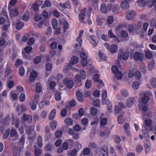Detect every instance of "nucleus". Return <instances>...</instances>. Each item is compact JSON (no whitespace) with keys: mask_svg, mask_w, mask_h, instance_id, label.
Wrapping results in <instances>:
<instances>
[{"mask_svg":"<svg viewBox=\"0 0 156 156\" xmlns=\"http://www.w3.org/2000/svg\"><path fill=\"white\" fill-rule=\"evenodd\" d=\"M83 30H81L80 32L79 36L77 38L76 40L79 43V44H76L75 46V50L77 52H80V50L81 49V46L82 42L81 37L83 35Z\"/></svg>","mask_w":156,"mask_h":156,"instance_id":"obj_1","label":"nucleus"},{"mask_svg":"<svg viewBox=\"0 0 156 156\" xmlns=\"http://www.w3.org/2000/svg\"><path fill=\"white\" fill-rule=\"evenodd\" d=\"M130 57L135 61H142L143 60L144 55L143 54L139 52L136 51L134 54L133 52H130Z\"/></svg>","mask_w":156,"mask_h":156,"instance_id":"obj_2","label":"nucleus"},{"mask_svg":"<svg viewBox=\"0 0 156 156\" xmlns=\"http://www.w3.org/2000/svg\"><path fill=\"white\" fill-rule=\"evenodd\" d=\"M144 96L142 98V103L144 104H147L149 100V97L152 95L151 93L149 91H147L143 93Z\"/></svg>","mask_w":156,"mask_h":156,"instance_id":"obj_3","label":"nucleus"},{"mask_svg":"<svg viewBox=\"0 0 156 156\" xmlns=\"http://www.w3.org/2000/svg\"><path fill=\"white\" fill-rule=\"evenodd\" d=\"M119 53L118 57L119 59L120 60L122 59L125 60H126L129 58V54L128 51L124 52L121 51L120 53L119 52Z\"/></svg>","mask_w":156,"mask_h":156,"instance_id":"obj_4","label":"nucleus"},{"mask_svg":"<svg viewBox=\"0 0 156 156\" xmlns=\"http://www.w3.org/2000/svg\"><path fill=\"white\" fill-rule=\"evenodd\" d=\"M80 56L81 58V64L83 66H87V56L85 53L82 51L80 54Z\"/></svg>","mask_w":156,"mask_h":156,"instance_id":"obj_5","label":"nucleus"},{"mask_svg":"<svg viewBox=\"0 0 156 156\" xmlns=\"http://www.w3.org/2000/svg\"><path fill=\"white\" fill-rule=\"evenodd\" d=\"M125 108V105L122 102L119 103L118 105L115 107V114H118L120 113L122 110Z\"/></svg>","mask_w":156,"mask_h":156,"instance_id":"obj_6","label":"nucleus"},{"mask_svg":"<svg viewBox=\"0 0 156 156\" xmlns=\"http://www.w3.org/2000/svg\"><path fill=\"white\" fill-rule=\"evenodd\" d=\"M100 156H108V150L106 147H101L99 149Z\"/></svg>","mask_w":156,"mask_h":156,"instance_id":"obj_7","label":"nucleus"},{"mask_svg":"<svg viewBox=\"0 0 156 156\" xmlns=\"http://www.w3.org/2000/svg\"><path fill=\"white\" fill-rule=\"evenodd\" d=\"M106 98H102V103L103 105L106 104L107 108L108 111L110 112H112V107L111 103L110 102L109 100H108L107 102L105 101Z\"/></svg>","mask_w":156,"mask_h":156,"instance_id":"obj_8","label":"nucleus"},{"mask_svg":"<svg viewBox=\"0 0 156 156\" xmlns=\"http://www.w3.org/2000/svg\"><path fill=\"white\" fill-rule=\"evenodd\" d=\"M63 82L66 85L67 88L71 89L73 85V83L72 81L68 78H65L64 79Z\"/></svg>","mask_w":156,"mask_h":156,"instance_id":"obj_9","label":"nucleus"},{"mask_svg":"<svg viewBox=\"0 0 156 156\" xmlns=\"http://www.w3.org/2000/svg\"><path fill=\"white\" fill-rule=\"evenodd\" d=\"M144 123V124L143 126H145V127L148 128L149 129L151 127L152 124V121L151 119H145Z\"/></svg>","mask_w":156,"mask_h":156,"instance_id":"obj_10","label":"nucleus"},{"mask_svg":"<svg viewBox=\"0 0 156 156\" xmlns=\"http://www.w3.org/2000/svg\"><path fill=\"white\" fill-rule=\"evenodd\" d=\"M8 8L9 9L10 16H16L18 15L19 12L16 8L11 9L9 6H8Z\"/></svg>","mask_w":156,"mask_h":156,"instance_id":"obj_11","label":"nucleus"},{"mask_svg":"<svg viewBox=\"0 0 156 156\" xmlns=\"http://www.w3.org/2000/svg\"><path fill=\"white\" fill-rule=\"evenodd\" d=\"M135 99L134 98H130L128 99L126 103V106L128 108L131 107L134 104Z\"/></svg>","mask_w":156,"mask_h":156,"instance_id":"obj_12","label":"nucleus"},{"mask_svg":"<svg viewBox=\"0 0 156 156\" xmlns=\"http://www.w3.org/2000/svg\"><path fill=\"white\" fill-rule=\"evenodd\" d=\"M135 16L136 13L133 10H131L129 12L126 16V17L127 20H130L133 19Z\"/></svg>","mask_w":156,"mask_h":156,"instance_id":"obj_13","label":"nucleus"},{"mask_svg":"<svg viewBox=\"0 0 156 156\" xmlns=\"http://www.w3.org/2000/svg\"><path fill=\"white\" fill-rule=\"evenodd\" d=\"M37 76V72L34 71H32L29 78V81L31 82L34 81Z\"/></svg>","mask_w":156,"mask_h":156,"instance_id":"obj_14","label":"nucleus"},{"mask_svg":"<svg viewBox=\"0 0 156 156\" xmlns=\"http://www.w3.org/2000/svg\"><path fill=\"white\" fill-rule=\"evenodd\" d=\"M23 119L24 121H27L29 123L31 122H32V117L29 114H24L23 115Z\"/></svg>","mask_w":156,"mask_h":156,"instance_id":"obj_15","label":"nucleus"},{"mask_svg":"<svg viewBox=\"0 0 156 156\" xmlns=\"http://www.w3.org/2000/svg\"><path fill=\"white\" fill-rule=\"evenodd\" d=\"M93 80L95 82H98L101 85L104 86V84L103 82L99 79V75L98 74L95 75L93 76Z\"/></svg>","mask_w":156,"mask_h":156,"instance_id":"obj_16","label":"nucleus"},{"mask_svg":"<svg viewBox=\"0 0 156 156\" xmlns=\"http://www.w3.org/2000/svg\"><path fill=\"white\" fill-rule=\"evenodd\" d=\"M156 4V0H148L146 2V5L149 8H151Z\"/></svg>","mask_w":156,"mask_h":156,"instance_id":"obj_17","label":"nucleus"},{"mask_svg":"<svg viewBox=\"0 0 156 156\" xmlns=\"http://www.w3.org/2000/svg\"><path fill=\"white\" fill-rule=\"evenodd\" d=\"M128 2L123 0L121 2L120 6L121 8L124 10H126L129 8V5Z\"/></svg>","mask_w":156,"mask_h":156,"instance_id":"obj_18","label":"nucleus"},{"mask_svg":"<svg viewBox=\"0 0 156 156\" xmlns=\"http://www.w3.org/2000/svg\"><path fill=\"white\" fill-rule=\"evenodd\" d=\"M124 130L126 135L128 136H129L130 133H129L130 126L128 123H125L123 126Z\"/></svg>","mask_w":156,"mask_h":156,"instance_id":"obj_19","label":"nucleus"},{"mask_svg":"<svg viewBox=\"0 0 156 156\" xmlns=\"http://www.w3.org/2000/svg\"><path fill=\"white\" fill-rule=\"evenodd\" d=\"M76 96L78 101L81 102L83 101V95L79 90H78L76 93Z\"/></svg>","mask_w":156,"mask_h":156,"instance_id":"obj_20","label":"nucleus"},{"mask_svg":"<svg viewBox=\"0 0 156 156\" xmlns=\"http://www.w3.org/2000/svg\"><path fill=\"white\" fill-rule=\"evenodd\" d=\"M85 9H84L83 10H82L80 12V13L79 15V20L82 21V22H83V20L85 18Z\"/></svg>","mask_w":156,"mask_h":156,"instance_id":"obj_21","label":"nucleus"},{"mask_svg":"<svg viewBox=\"0 0 156 156\" xmlns=\"http://www.w3.org/2000/svg\"><path fill=\"white\" fill-rule=\"evenodd\" d=\"M92 62L91 60H88V68L90 69V73L97 72V71L94 69V67L92 65Z\"/></svg>","mask_w":156,"mask_h":156,"instance_id":"obj_22","label":"nucleus"},{"mask_svg":"<svg viewBox=\"0 0 156 156\" xmlns=\"http://www.w3.org/2000/svg\"><path fill=\"white\" fill-rule=\"evenodd\" d=\"M103 22V17L99 15L97 16L96 18V22L97 25L98 26H101L102 25Z\"/></svg>","mask_w":156,"mask_h":156,"instance_id":"obj_23","label":"nucleus"},{"mask_svg":"<svg viewBox=\"0 0 156 156\" xmlns=\"http://www.w3.org/2000/svg\"><path fill=\"white\" fill-rule=\"evenodd\" d=\"M108 49L110 52L115 53L117 51V46L116 45L113 44L108 48Z\"/></svg>","mask_w":156,"mask_h":156,"instance_id":"obj_24","label":"nucleus"},{"mask_svg":"<svg viewBox=\"0 0 156 156\" xmlns=\"http://www.w3.org/2000/svg\"><path fill=\"white\" fill-rule=\"evenodd\" d=\"M142 132L143 133L144 136L146 138H149V132L147 127L145 126H142Z\"/></svg>","mask_w":156,"mask_h":156,"instance_id":"obj_25","label":"nucleus"},{"mask_svg":"<svg viewBox=\"0 0 156 156\" xmlns=\"http://www.w3.org/2000/svg\"><path fill=\"white\" fill-rule=\"evenodd\" d=\"M59 5L60 6L65 9L70 8L71 7V5L69 2H67L64 4L60 3Z\"/></svg>","mask_w":156,"mask_h":156,"instance_id":"obj_26","label":"nucleus"},{"mask_svg":"<svg viewBox=\"0 0 156 156\" xmlns=\"http://www.w3.org/2000/svg\"><path fill=\"white\" fill-rule=\"evenodd\" d=\"M56 110L55 109H53L50 112L48 118L50 120H53L55 118L56 114Z\"/></svg>","mask_w":156,"mask_h":156,"instance_id":"obj_27","label":"nucleus"},{"mask_svg":"<svg viewBox=\"0 0 156 156\" xmlns=\"http://www.w3.org/2000/svg\"><path fill=\"white\" fill-rule=\"evenodd\" d=\"M29 104L30 108L32 110L34 111L36 109V104L34 101H30L29 102Z\"/></svg>","mask_w":156,"mask_h":156,"instance_id":"obj_28","label":"nucleus"},{"mask_svg":"<svg viewBox=\"0 0 156 156\" xmlns=\"http://www.w3.org/2000/svg\"><path fill=\"white\" fill-rule=\"evenodd\" d=\"M150 85L154 88H156V78L152 77L150 80Z\"/></svg>","mask_w":156,"mask_h":156,"instance_id":"obj_29","label":"nucleus"},{"mask_svg":"<svg viewBox=\"0 0 156 156\" xmlns=\"http://www.w3.org/2000/svg\"><path fill=\"white\" fill-rule=\"evenodd\" d=\"M90 99L91 100V103L94 106L97 107H98L100 106V102L99 100L97 99L94 100L91 99L90 98Z\"/></svg>","mask_w":156,"mask_h":156,"instance_id":"obj_30","label":"nucleus"},{"mask_svg":"<svg viewBox=\"0 0 156 156\" xmlns=\"http://www.w3.org/2000/svg\"><path fill=\"white\" fill-rule=\"evenodd\" d=\"M78 59V58L76 56H73L71 57V60L69 62L70 64L72 65L75 64L77 63Z\"/></svg>","mask_w":156,"mask_h":156,"instance_id":"obj_31","label":"nucleus"},{"mask_svg":"<svg viewBox=\"0 0 156 156\" xmlns=\"http://www.w3.org/2000/svg\"><path fill=\"white\" fill-rule=\"evenodd\" d=\"M155 64L154 61L152 60L149 62L148 65V69L149 71L152 70L154 68Z\"/></svg>","mask_w":156,"mask_h":156,"instance_id":"obj_32","label":"nucleus"},{"mask_svg":"<svg viewBox=\"0 0 156 156\" xmlns=\"http://www.w3.org/2000/svg\"><path fill=\"white\" fill-rule=\"evenodd\" d=\"M101 12L103 13H106L108 11V9H106V4H102L101 5Z\"/></svg>","mask_w":156,"mask_h":156,"instance_id":"obj_33","label":"nucleus"},{"mask_svg":"<svg viewBox=\"0 0 156 156\" xmlns=\"http://www.w3.org/2000/svg\"><path fill=\"white\" fill-rule=\"evenodd\" d=\"M34 130V127L30 126L27 127L26 129V133L27 135H30Z\"/></svg>","mask_w":156,"mask_h":156,"instance_id":"obj_34","label":"nucleus"},{"mask_svg":"<svg viewBox=\"0 0 156 156\" xmlns=\"http://www.w3.org/2000/svg\"><path fill=\"white\" fill-rule=\"evenodd\" d=\"M57 122L56 121L53 120L50 123V126L51 130H54L56 128Z\"/></svg>","mask_w":156,"mask_h":156,"instance_id":"obj_35","label":"nucleus"},{"mask_svg":"<svg viewBox=\"0 0 156 156\" xmlns=\"http://www.w3.org/2000/svg\"><path fill=\"white\" fill-rule=\"evenodd\" d=\"M64 122L66 125L71 126L73 124V121L71 118H66L64 120Z\"/></svg>","mask_w":156,"mask_h":156,"instance_id":"obj_36","label":"nucleus"},{"mask_svg":"<svg viewBox=\"0 0 156 156\" xmlns=\"http://www.w3.org/2000/svg\"><path fill=\"white\" fill-rule=\"evenodd\" d=\"M37 143L38 147L41 148L42 146V137L41 136H39L37 138Z\"/></svg>","mask_w":156,"mask_h":156,"instance_id":"obj_37","label":"nucleus"},{"mask_svg":"<svg viewBox=\"0 0 156 156\" xmlns=\"http://www.w3.org/2000/svg\"><path fill=\"white\" fill-rule=\"evenodd\" d=\"M95 37L94 36L92 35L90 36V43L92 44L93 46L94 47L97 45V43L95 41Z\"/></svg>","mask_w":156,"mask_h":156,"instance_id":"obj_38","label":"nucleus"},{"mask_svg":"<svg viewBox=\"0 0 156 156\" xmlns=\"http://www.w3.org/2000/svg\"><path fill=\"white\" fill-rule=\"evenodd\" d=\"M41 149L38 148L36 146L34 149V153L36 156H39L41 154Z\"/></svg>","mask_w":156,"mask_h":156,"instance_id":"obj_39","label":"nucleus"},{"mask_svg":"<svg viewBox=\"0 0 156 156\" xmlns=\"http://www.w3.org/2000/svg\"><path fill=\"white\" fill-rule=\"evenodd\" d=\"M145 56L147 59L151 58L152 57V54L151 51L147 50L145 51Z\"/></svg>","mask_w":156,"mask_h":156,"instance_id":"obj_40","label":"nucleus"},{"mask_svg":"<svg viewBox=\"0 0 156 156\" xmlns=\"http://www.w3.org/2000/svg\"><path fill=\"white\" fill-rule=\"evenodd\" d=\"M53 148V146L50 143L47 144L45 147V149L46 151H50Z\"/></svg>","mask_w":156,"mask_h":156,"instance_id":"obj_41","label":"nucleus"},{"mask_svg":"<svg viewBox=\"0 0 156 156\" xmlns=\"http://www.w3.org/2000/svg\"><path fill=\"white\" fill-rule=\"evenodd\" d=\"M23 22H20L17 23L16 25V29L18 30H20L23 27Z\"/></svg>","mask_w":156,"mask_h":156,"instance_id":"obj_42","label":"nucleus"},{"mask_svg":"<svg viewBox=\"0 0 156 156\" xmlns=\"http://www.w3.org/2000/svg\"><path fill=\"white\" fill-rule=\"evenodd\" d=\"M80 76L81 78L83 80H84L86 77V74L84 70L81 69L80 70Z\"/></svg>","mask_w":156,"mask_h":156,"instance_id":"obj_43","label":"nucleus"},{"mask_svg":"<svg viewBox=\"0 0 156 156\" xmlns=\"http://www.w3.org/2000/svg\"><path fill=\"white\" fill-rule=\"evenodd\" d=\"M150 24L152 27L155 28L156 27V19H152L150 21Z\"/></svg>","mask_w":156,"mask_h":156,"instance_id":"obj_44","label":"nucleus"},{"mask_svg":"<svg viewBox=\"0 0 156 156\" xmlns=\"http://www.w3.org/2000/svg\"><path fill=\"white\" fill-rule=\"evenodd\" d=\"M25 70L23 66H21L19 70V73L21 76H23L24 74Z\"/></svg>","mask_w":156,"mask_h":156,"instance_id":"obj_45","label":"nucleus"},{"mask_svg":"<svg viewBox=\"0 0 156 156\" xmlns=\"http://www.w3.org/2000/svg\"><path fill=\"white\" fill-rule=\"evenodd\" d=\"M51 4L49 0H46L44 2V5L42 6V8L45 7H49L51 6Z\"/></svg>","mask_w":156,"mask_h":156,"instance_id":"obj_46","label":"nucleus"},{"mask_svg":"<svg viewBox=\"0 0 156 156\" xmlns=\"http://www.w3.org/2000/svg\"><path fill=\"white\" fill-rule=\"evenodd\" d=\"M108 36L109 38H113L117 39V37L113 33L111 30H108Z\"/></svg>","mask_w":156,"mask_h":156,"instance_id":"obj_47","label":"nucleus"},{"mask_svg":"<svg viewBox=\"0 0 156 156\" xmlns=\"http://www.w3.org/2000/svg\"><path fill=\"white\" fill-rule=\"evenodd\" d=\"M120 36L121 37L123 38H126L128 36L127 32L125 30H122L120 33Z\"/></svg>","mask_w":156,"mask_h":156,"instance_id":"obj_48","label":"nucleus"},{"mask_svg":"<svg viewBox=\"0 0 156 156\" xmlns=\"http://www.w3.org/2000/svg\"><path fill=\"white\" fill-rule=\"evenodd\" d=\"M97 112L98 111L97 109L94 107L91 108L90 111V113L92 115H96Z\"/></svg>","mask_w":156,"mask_h":156,"instance_id":"obj_49","label":"nucleus"},{"mask_svg":"<svg viewBox=\"0 0 156 156\" xmlns=\"http://www.w3.org/2000/svg\"><path fill=\"white\" fill-rule=\"evenodd\" d=\"M29 12L28 11H26L25 12L23 15L22 18L23 20L27 21L29 19Z\"/></svg>","mask_w":156,"mask_h":156,"instance_id":"obj_50","label":"nucleus"},{"mask_svg":"<svg viewBox=\"0 0 156 156\" xmlns=\"http://www.w3.org/2000/svg\"><path fill=\"white\" fill-rule=\"evenodd\" d=\"M52 25L53 29H56L57 27L58 22L55 19H53L52 20Z\"/></svg>","mask_w":156,"mask_h":156,"instance_id":"obj_51","label":"nucleus"},{"mask_svg":"<svg viewBox=\"0 0 156 156\" xmlns=\"http://www.w3.org/2000/svg\"><path fill=\"white\" fill-rule=\"evenodd\" d=\"M55 100L57 101H59L61 99L60 92L58 91H57L55 93Z\"/></svg>","mask_w":156,"mask_h":156,"instance_id":"obj_52","label":"nucleus"},{"mask_svg":"<svg viewBox=\"0 0 156 156\" xmlns=\"http://www.w3.org/2000/svg\"><path fill=\"white\" fill-rule=\"evenodd\" d=\"M42 18L41 17V16L40 14H36L34 16V20L36 22H38V21H40L42 20H43Z\"/></svg>","mask_w":156,"mask_h":156,"instance_id":"obj_53","label":"nucleus"},{"mask_svg":"<svg viewBox=\"0 0 156 156\" xmlns=\"http://www.w3.org/2000/svg\"><path fill=\"white\" fill-rule=\"evenodd\" d=\"M114 142L117 144H119L121 141V138L119 136L116 135L114 138Z\"/></svg>","mask_w":156,"mask_h":156,"instance_id":"obj_54","label":"nucleus"},{"mask_svg":"<svg viewBox=\"0 0 156 156\" xmlns=\"http://www.w3.org/2000/svg\"><path fill=\"white\" fill-rule=\"evenodd\" d=\"M10 132V129H9L6 130L5 133L4 134L3 136V138L4 139L7 138Z\"/></svg>","mask_w":156,"mask_h":156,"instance_id":"obj_55","label":"nucleus"},{"mask_svg":"<svg viewBox=\"0 0 156 156\" xmlns=\"http://www.w3.org/2000/svg\"><path fill=\"white\" fill-rule=\"evenodd\" d=\"M62 134V132L60 130H57L55 132V136L57 138H60Z\"/></svg>","mask_w":156,"mask_h":156,"instance_id":"obj_56","label":"nucleus"},{"mask_svg":"<svg viewBox=\"0 0 156 156\" xmlns=\"http://www.w3.org/2000/svg\"><path fill=\"white\" fill-rule=\"evenodd\" d=\"M41 86L40 84L37 83L36 84V91L37 93H39L41 92Z\"/></svg>","mask_w":156,"mask_h":156,"instance_id":"obj_57","label":"nucleus"},{"mask_svg":"<svg viewBox=\"0 0 156 156\" xmlns=\"http://www.w3.org/2000/svg\"><path fill=\"white\" fill-rule=\"evenodd\" d=\"M107 22L109 24H112L113 21V17L112 16H109L107 19Z\"/></svg>","mask_w":156,"mask_h":156,"instance_id":"obj_58","label":"nucleus"},{"mask_svg":"<svg viewBox=\"0 0 156 156\" xmlns=\"http://www.w3.org/2000/svg\"><path fill=\"white\" fill-rule=\"evenodd\" d=\"M26 96L24 94L22 93L19 97V101L21 102H23L25 100Z\"/></svg>","mask_w":156,"mask_h":156,"instance_id":"obj_59","label":"nucleus"},{"mask_svg":"<svg viewBox=\"0 0 156 156\" xmlns=\"http://www.w3.org/2000/svg\"><path fill=\"white\" fill-rule=\"evenodd\" d=\"M10 96L11 98L14 100H16L17 98V96L16 94L15 93H13L12 92H10Z\"/></svg>","mask_w":156,"mask_h":156,"instance_id":"obj_60","label":"nucleus"},{"mask_svg":"<svg viewBox=\"0 0 156 156\" xmlns=\"http://www.w3.org/2000/svg\"><path fill=\"white\" fill-rule=\"evenodd\" d=\"M115 76L118 80H120L122 78V74L119 71L115 73Z\"/></svg>","mask_w":156,"mask_h":156,"instance_id":"obj_61","label":"nucleus"},{"mask_svg":"<svg viewBox=\"0 0 156 156\" xmlns=\"http://www.w3.org/2000/svg\"><path fill=\"white\" fill-rule=\"evenodd\" d=\"M137 2L139 5L141 7H144L146 5V2L144 0H139Z\"/></svg>","mask_w":156,"mask_h":156,"instance_id":"obj_62","label":"nucleus"},{"mask_svg":"<svg viewBox=\"0 0 156 156\" xmlns=\"http://www.w3.org/2000/svg\"><path fill=\"white\" fill-rule=\"evenodd\" d=\"M68 143L67 142H64L62 144V148L63 150H67L68 148Z\"/></svg>","mask_w":156,"mask_h":156,"instance_id":"obj_63","label":"nucleus"},{"mask_svg":"<svg viewBox=\"0 0 156 156\" xmlns=\"http://www.w3.org/2000/svg\"><path fill=\"white\" fill-rule=\"evenodd\" d=\"M121 93L122 94L124 97H127L129 95L128 91L127 90L123 89L121 91Z\"/></svg>","mask_w":156,"mask_h":156,"instance_id":"obj_64","label":"nucleus"}]
</instances>
